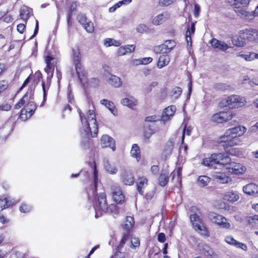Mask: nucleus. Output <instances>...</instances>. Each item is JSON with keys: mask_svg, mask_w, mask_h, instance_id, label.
Returning a JSON list of instances; mask_svg holds the SVG:
<instances>
[{"mask_svg": "<svg viewBox=\"0 0 258 258\" xmlns=\"http://www.w3.org/2000/svg\"><path fill=\"white\" fill-rule=\"evenodd\" d=\"M94 183L89 186L87 189L88 200L92 201L94 204V208L95 211V217L98 218L101 217L103 213L108 212V206L106 201V196L105 192H100L96 194L98 172L95 165L93 169Z\"/></svg>", "mask_w": 258, "mask_h": 258, "instance_id": "nucleus-1", "label": "nucleus"}, {"mask_svg": "<svg viewBox=\"0 0 258 258\" xmlns=\"http://www.w3.org/2000/svg\"><path fill=\"white\" fill-rule=\"evenodd\" d=\"M246 131L247 128L242 125L230 128L220 138L219 142L224 143V147L240 145L242 142L240 137L242 136Z\"/></svg>", "mask_w": 258, "mask_h": 258, "instance_id": "nucleus-2", "label": "nucleus"}, {"mask_svg": "<svg viewBox=\"0 0 258 258\" xmlns=\"http://www.w3.org/2000/svg\"><path fill=\"white\" fill-rule=\"evenodd\" d=\"M78 112L82 122V128L86 135H91L95 138L98 134V124L96 118V114L94 110L89 109L86 114H84L80 109Z\"/></svg>", "mask_w": 258, "mask_h": 258, "instance_id": "nucleus-3", "label": "nucleus"}, {"mask_svg": "<svg viewBox=\"0 0 258 258\" xmlns=\"http://www.w3.org/2000/svg\"><path fill=\"white\" fill-rule=\"evenodd\" d=\"M34 90L32 89L28 90L23 97L15 105V108L18 109L20 108L25 103H28L21 110L20 118L23 120H26L30 118L34 113L36 105L33 101Z\"/></svg>", "mask_w": 258, "mask_h": 258, "instance_id": "nucleus-4", "label": "nucleus"}, {"mask_svg": "<svg viewBox=\"0 0 258 258\" xmlns=\"http://www.w3.org/2000/svg\"><path fill=\"white\" fill-rule=\"evenodd\" d=\"M44 61L46 63L44 71L47 74V76L46 80L42 82V87L43 92V102H45L46 99L47 92L50 86L51 79L53 76L54 68L56 64V59L50 54H47L44 56Z\"/></svg>", "mask_w": 258, "mask_h": 258, "instance_id": "nucleus-5", "label": "nucleus"}, {"mask_svg": "<svg viewBox=\"0 0 258 258\" xmlns=\"http://www.w3.org/2000/svg\"><path fill=\"white\" fill-rule=\"evenodd\" d=\"M72 57L75 66V69L78 78L82 84L85 85L87 83V73L82 64L80 62L81 55L78 47L73 48Z\"/></svg>", "mask_w": 258, "mask_h": 258, "instance_id": "nucleus-6", "label": "nucleus"}, {"mask_svg": "<svg viewBox=\"0 0 258 258\" xmlns=\"http://www.w3.org/2000/svg\"><path fill=\"white\" fill-rule=\"evenodd\" d=\"M222 165L225 166L229 172L234 174H241L246 170V167L244 165L239 163L232 162L231 159L227 156H224Z\"/></svg>", "mask_w": 258, "mask_h": 258, "instance_id": "nucleus-7", "label": "nucleus"}, {"mask_svg": "<svg viewBox=\"0 0 258 258\" xmlns=\"http://www.w3.org/2000/svg\"><path fill=\"white\" fill-rule=\"evenodd\" d=\"M225 106L231 108H238L244 106L246 103V100L244 97L239 95H231L225 99Z\"/></svg>", "mask_w": 258, "mask_h": 258, "instance_id": "nucleus-8", "label": "nucleus"}, {"mask_svg": "<svg viewBox=\"0 0 258 258\" xmlns=\"http://www.w3.org/2000/svg\"><path fill=\"white\" fill-rule=\"evenodd\" d=\"M224 160L223 153L213 154L210 157L204 159L202 164L205 166H213L215 164H221Z\"/></svg>", "mask_w": 258, "mask_h": 258, "instance_id": "nucleus-9", "label": "nucleus"}, {"mask_svg": "<svg viewBox=\"0 0 258 258\" xmlns=\"http://www.w3.org/2000/svg\"><path fill=\"white\" fill-rule=\"evenodd\" d=\"M235 114L231 111H220L214 114L212 117V120L218 123H222L231 120Z\"/></svg>", "mask_w": 258, "mask_h": 258, "instance_id": "nucleus-10", "label": "nucleus"}, {"mask_svg": "<svg viewBox=\"0 0 258 258\" xmlns=\"http://www.w3.org/2000/svg\"><path fill=\"white\" fill-rule=\"evenodd\" d=\"M208 217L213 223L222 228L229 229L231 227L230 223L227 222V220L222 215L215 213H210L208 214Z\"/></svg>", "mask_w": 258, "mask_h": 258, "instance_id": "nucleus-11", "label": "nucleus"}, {"mask_svg": "<svg viewBox=\"0 0 258 258\" xmlns=\"http://www.w3.org/2000/svg\"><path fill=\"white\" fill-rule=\"evenodd\" d=\"M110 189L114 201L117 204H122L124 200V196L120 187L117 184H113L110 186Z\"/></svg>", "mask_w": 258, "mask_h": 258, "instance_id": "nucleus-12", "label": "nucleus"}, {"mask_svg": "<svg viewBox=\"0 0 258 258\" xmlns=\"http://www.w3.org/2000/svg\"><path fill=\"white\" fill-rule=\"evenodd\" d=\"M100 145L102 148H110L113 151L116 149L114 139L107 135H104L101 137Z\"/></svg>", "mask_w": 258, "mask_h": 258, "instance_id": "nucleus-13", "label": "nucleus"}, {"mask_svg": "<svg viewBox=\"0 0 258 258\" xmlns=\"http://www.w3.org/2000/svg\"><path fill=\"white\" fill-rule=\"evenodd\" d=\"M121 180L125 185H133L135 181V179L132 173L128 170H122L121 173Z\"/></svg>", "mask_w": 258, "mask_h": 258, "instance_id": "nucleus-14", "label": "nucleus"}, {"mask_svg": "<svg viewBox=\"0 0 258 258\" xmlns=\"http://www.w3.org/2000/svg\"><path fill=\"white\" fill-rule=\"evenodd\" d=\"M243 191L249 196H255L258 194V185L255 183H250L243 186Z\"/></svg>", "mask_w": 258, "mask_h": 258, "instance_id": "nucleus-15", "label": "nucleus"}, {"mask_svg": "<svg viewBox=\"0 0 258 258\" xmlns=\"http://www.w3.org/2000/svg\"><path fill=\"white\" fill-rule=\"evenodd\" d=\"M176 46L175 42L173 40H168L159 46L160 51L162 53H166L171 51Z\"/></svg>", "mask_w": 258, "mask_h": 258, "instance_id": "nucleus-16", "label": "nucleus"}, {"mask_svg": "<svg viewBox=\"0 0 258 258\" xmlns=\"http://www.w3.org/2000/svg\"><path fill=\"white\" fill-rule=\"evenodd\" d=\"M176 110V107L174 105L169 106L166 107L162 114L161 117V120L165 123L169 119H170V117L172 116Z\"/></svg>", "mask_w": 258, "mask_h": 258, "instance_id": "nucleus-17", "label": "nucleus"}, {"mask_svg": "<svg viewBox=\"0 0 258 258\" xmlns=\"http://www.w3.org/2000/svg\"><path fill=\"white\" fill-rule=\"evenodd\" d=\"M105 77L108 82L115 87H119L122 85L121 79L116 76L107 73L105 74Z\"/></svg>", "mask_w": 258, "mask_h": 258, "instance_id": "nucleus-18", "label": "nucleus"}, {"mask_svg": "<svg viewBox=\"0 0 258 258\" xmlns=\"http://www.w3.org/2000/svg\"><path fill=\"white\" fill-rule=\"evenodd\" d=\"M169 17L170 14L167 12H164L155 16L152 20V23L154 25L158 26L165 22Z\"/></svg>", "mask_w": 258, "mask_h": 258, "instance_id": "nucleus-19", "label": "nucleus"}, {"mask_svg": "<svg viewBox=\"0 0 258 258\" xmlns=\"http://www.w3.org/2000/svg\"><path fill=\"white\" fill-rule=\"evenodd\" d=\"M210 43L212 47L221 51H226L229 48L228 44L223 41H219L215 38L211 40Z\"/></svg>", "mask_w": 258, "mask_h": 258, "instance_id": "nucleus-20", "label": "nucleus"}, {"mask_svg": "<svg viewBox=\"0 0 258 258\" xmlns=\"http://www.w3.org/2000/svg\"><path fill=\"white\" fill-rule=\"evenodd\" d=\"M253 29H244L240 31L241 38L245 39L246 43L248 42H253Z\"/></svg>", "mask_w": 258, "mask_h": 258, "instance_id": "nucleus-21", "label": "nucleus"}, {"mask_svg": "<svg viewBox=\"0 0 258 258\" xmlns=\"http://www.w3.org/2000/svg\"><path fill=\"white\" fill-rule=\"evenodd\" d=\"M214 178L221 183H226L230 182L231 178L223 172H216L213 175Z\"/></svg>", "mask_w": 258, "mask_h": 258, "instance_id": "nucleus-22", "label": "nucleus"}, {"mask_svg": "<svg viewBox=\"0 0 258 258\" xmlns=\"http://www.w3.org/2000/svg\"><path fill=\"white\" fill-rule=\"evenodd\" d=\"M100 103L107 107L114 115H117V109L112 102L106 99H103L100 101Z\"/></svg>", "mask_w": 258, "mask_h": 258, "instance_id": "nucleus-23", "label": "nucleus"}, {"mask_svg": "<svg viewBox=\"0 0 258 258\" xmlns=\"http://www.w3.org/2000/svg\"><path fill=\"white\" fill-rule=\"evenodd\" d=\"M170 60L169 55L167 54H163L160 56L158 62L157 63V67L159 69H161L165 66H167Z\"/></svg>", "mask_w": 258, "mask_h": 258, "instance_id": "nucleus-24", "label": "nucleus"}, {"mask_svg": "<svg viewBox=\"0 0 258 258\" xmlns=\"http://www.w3.org/2000/svg\"><path fill=\"white\" fill-rule=\"evenodd\" d=\"M239 198V197L237 192L233 191H229L226 192L224 196V199L225 200L232 203L237 201Z\"/></svg>", "mask_w": 258, "mask_h": 258, "instance_id": "nucleus-25", "label": "nucleus"}, {"mask_svg": "<svg viewBox=\"0 0 258 258\" xmlns=\"http://www.w3.org/2000/svg\"><path fill=\"white\" fill-rule=\"evenodd\" d=\"M17 201L10 200V197H6L2 199H0V208L2 210L6 209L11 205L16 204L18 203Z\"/></svg>", "mask_w": 258, "mask_h": 258, "instance_id": "nucleus-26", "label": "nucleus"}, {"mask_svg": "<svg viewBox=\"0 0 258 258\" xmlns=\"http://www.w3.org/2000/svg\"><path fill=\"white\" fill-rule=\"evenodd\" d=\"M148 184V180L146 178L144 177H141L139 178V182L137 184V189L139 192L143 195L144 194V191L143 188H144Z\"/></svg>", "mask_w": 258, "mask_h": 258, "instance_id": "nucleus-27", "label": "nucleus"}, {"mask_svg": "<svg viewBox=\"0 0 258 258\" xmlns=\"http://www.w3.org/2000/svg\"><path fill=\"white\" fill-rule=\"evenodd\" d=\"M196 225L194 226V228L196 230L199 231V232L200 233L201 235L206 236H209V232L208 230V229L206 228V227L205 225V224L203 222L201 223L200 224H196Z\"/></svg>", "mask_w": 258, "mask_h": 258, "instance_id": "nucleus-28", "label": "nucleus"}, {"mask_svg": "<svg viewBox=\"0 0 258 258\" xmlns=\"http://www.w3.org/2000/svg\"><path fill=\"white\" fill-rule=\"evenodd\" d=\"M121 103L124 106H127L130 108H133L136 106L137 101L133 97L125 98L121 100Z\"/></svg>", "mask_w": 258, "mask_h": 258, "instance_id": "nucleus-29", "label": "nucleus"}, {"mask_svg": "<svg viewBox=\"0 0 258 258\" xmlns=\"http://www.w3.org/2000/svg\"><path fill=\"white\" fill-rule=\"evenodd\" d=\"M249 2L248 0H227V3L235 8H239L241 6L246 5Z\"/></svg>", "mask_w": 258, "mask_h": 258, "instance_id": "nucleus-30", "label": "nucleus"}, {"mask_svg": "<svg viewBox=\"0 0 258 258\" xmlns=\"http://www.w3.org/2000/svg\"><path fill=\"white\" fill-rule=\"evenodd\" d=\"M131 156L136 158L137 161L140 159V151L138 145L136 144H134L132 146V148L131 151Z\"/></svg>", "mask_w": 258, "mask_h": 258, "instance_id": "nucleus-31", "label": "nucleus"}, {"mask_svg": "<svg viewBox=\"0 0 258 258\" xmlns=\"http://www.w3.org/2000/svg\"><path fill=\"white\" fill-rule=\"evenodd\" d=\"M31 10L26 7L22 8L20 10V16L21 19L27 21L30 17Z\"/></svg>", "mask_w": 258, "mask_h": 258, "instance_id": "nucleus-32", "label": "nucleus"}, {"mask_svg": "<svg viewBox=\"0 0 258 258\" xmlns=\"http://www.w3.org/2000/svg\"><path fill=\"white\" fill-rule=\"evenodd\" d=\"M232 43L237 46L242 47L246 45V43L245 39L241 38L240 32L238 37H235L232 39Z\"/></svg>", "mask_w": 258, "mask_h": 258, "instance_id": "nucleus-33", "label": "nucleus"}, {"mask_svg": "<svg viewBox=\"0 0 258 258\" xmlns=\"http://www.w3.org/2000/svg\"><path fill=\"white\" fill-rule=\"evenodd\" d=\"M172 179L173 180L176 179V181L179 184L181 182V168L178 167L174 170L172 173Z\"/></svg>", "mask_w": 258, "mask_h": 258, "instance_id": "nucleus-34", "label": "nucleus"}, {"mask_svg": "<svg viewBox=\"0 0 258 258\" xmlns=\"http://www.w3.org/2000/svg\"><path fill=\"white\" fill-rule=\"evenodd\" d=\"M198 211H199L198 210ZM199 214H200V212H198V213L191 214L190 216V221L192 223L193 227L196 225V223L198 225V224H200L203 222L202 219L200 217Z\"/></svg>", "mask_w": 258, "mask_h": 258, "instance_id": "nucleus-35", "label": "nucleus"}, {"mask_svg": "<svg viewBox=\"0 0 258 258\" xmlns=\"http://www.w3.org/2000/svg\"><path fill=\"white\" fill-rule=\"evenodd\" d=\"M125 223L123 225V228L127 231H129L134 226V218L131 216L126 217Z\"/></svg>", "mask_w": 258, "mask_h": 258, "instance_id": "nucleus-36", "label": "nucleus"}, {"mask_svg": "<svg viewBox=\"0 0 258 258\" xmlns=\"http://www.w3.org/2000/svg\"><path fill=\"white\" fill-rule=\"evenodd\" d=\"M105 168L107 172L111 174H116L118 170L114 165H112L108 162L105 163Z\"/></svg>", "mask_w": 258, "mask_h": 258, "instance_id": "nucleus-37", "label": "nucleus"}, {"mask_svg": "<svg viewBox=\"0 0 258 258\" xmlns=\"http://www.w3.org/2000/svg\"><path fill=\"white\" fill-rule=\"evenodd\" d=\"M210 180V178L205 175L200 176L198 178V182L200 185L202 186H205L207 185Z\"/></svg>", "mask_w": 258, "mask_h": 258, "instance_id": "nucleus-38", "label": "nucleus"}, {"mask_svg": "<svg viewBox=\"0 0 258 258\" xmlns=\"http://www.w3.org/2000/svg\"><path fill=\"white\" fill-rule=\"evenodd\" d=\"M168 181V174L161 173L159 178V183L161 186H164L166 185Z\"/></svg>", "mask_w": 258, "mask_h": 258, "instance_id": "nucleus-39", "label": "nucleus"}, {"mask_svg": "<svg viewBox=\"0 0 258 258\" xmlns=\"http://www.w3.org/2000/svg\"><path fill=\"white\" fill-rule=\"evenodd\" d=\"M83 27L89 33H92L94 30V24L89 20Z\"/></svg>", "mask_w": 258, "mask_h": 258, "instance_id": "nucleus-40", "label": "nucleus"}, {"mask_svg": "<svg viewBox=\"0 0 258 258\" xmlns=\"http://www.w3.org/2000/svg\"><path fill=\"white\" fill-rule=\"evenodd\" d=\"M152 58L150 57H144L140 59H135L137 64H147L152 61Z\"/></svg>", "mask_w": 258, "mask_h": 258, "instance_id": "nucleus-41", "label": "nucleus"}, {"mask_svg": "<svg viewBox=\"0 0 258 258\" xmlns=\"http://www.w3.org/2000/svg\"><path fill=\"white\" fill-rule=\"evenodd\" d=\"M104 44L107 47L112 45L118 46L120 44L119 42H116L115 40L111 38L105 39L104 41Z\"/></svg>", "mask_w": 258, "mask_h": 258, "instance_id": "nucleus-42", "label": "nucleus"}, {"mask_svg": "<svg viewBox=\"0 0 258 258\" xmlns=\"http://www.w3.org/2000/svg\"><path fill=\"white\" fill-rule=\"evenodd\" d=\"M182 93V89L179 87L174 88L172 91V96L174 99H177L179 97Z\"/></svg>", "mask_w": 258, "mask_h": 258, "instance_id": "nucleus-43", "label": "nucleus"}, {"mask_svg": "<svg viewBox=\"0 0 258 258\" xmlns=\"http://www.w3.org/2000/svg\"><path fill=\"white\" fill-rule=\"evenodd\" d=\"M258 59V53L254 52H248L246 53L245 59L246 61H252Z\"/></svg>", "mask_w": 258, "mask_h": 258, "instance_id": "nucleus-44", "label": "nucleus"}, {"mask_svg": "<svg viewBox=\"0 0 258 258\" xmlns=\"http://www.w3.org/2000/svg\"><path fill=\"white\" fill-rule=\"evenodd\" d=\"M77 20L78 22L83 26L88 21V20L85 15L79 14L77 16Z\"/></svg>", "mask_w": 258, "mask_h": 258, "instance_id": "nucleus-45", "label": "nucleus"}, {"mask_svg": "<svg viewBox=\"0 0 258 258\" xmlns=\"http://www.w3.org/2000/svg\"><path fill=\"white\" fill-rule=\"evenodd\" d=\"M19 209L21 212L26 213L29 212L31 210L32 207L30 205L23 203L21 205Z\"/></svg>", "mask_w": 258, "mask_h": 258, "instance_id": "nucleus-46", "label": "nucleus"}, {"mask_svg": "<svg viewBox=\"0 0 258 258\" xmlns=\"http://www.w3.org/2000/svg\"><path fill=\"white\" fill-rule=\"evenodd\" d=\"M148 30V28L145 24H139L136 27V31L140 33L147 32Z\"/></svg>", "mask_w": 258, "mask_h": 258, "instance_id": "nucleus-47", "label": "nucleus"}, {"mask_svg": "<svg viewBox=\"0 0 258 258\" xmlns=\"http://www.w3.org/2000/svg\"><path fill=\"white\" fill-rule=\"evenodd\" d=\"M131 242L132 244L131 247L136 249L140 246V242L139 239L136 237H132Z\"/></svg>", "mask_w": 258, "mask_h": 258, "instance_id": "nucleus-48", "label": "nucleus"}, {"mask_svg": "<svg viewBox=\"0 0 258 258\" xmlns=\"http://www.w3.org/2000/svg\"><path fill=\"white\" fill-rule=\"evenodd\" d=\"M158 83L156 82H153L151 83L150 84L147 85L144 88V92L145 93H150L154 88L157 85Z\"/></svg>", "mask_w": 258, "mask_h": 258, "instance_id": "nucleus-49", "label": "nucleus"}, {"mask_svg": "<svg viewBox=\"0 0 258 258\" xmlns=\"http://www.w3.org/2000/svg\"><path fill=\"white\" fill-rule=\"evenodd\" d=\"M248 223L252 225H258V215L250 216L248 219Z\"/></svg>", "mask_w": 258, "mask_h": 258, "instance_id": "nucleus-50", "label": "nucleus"}, {"mask_svg": "<svg viewBox=\"0 0 258 258\" xmlns=\"http://www.w3.org/2000/svg\"><path fill=\"white\" fill-rule=\"evenodd\" d=\"M190 133H191L190 128L189 127L186 128V125H185L182 131V137H181V144H183L185 135L189 136L190 134Z\"/></svg>", "mask_w": 258, "mask_h": 258, "instance_id": "nucleus-51", "label": "nucleus"}, {"mask_svg": "<svg viewBox=\"0 0 258 258\" xmlns=\"http://www.w3.org/2000/svg\"><path fill=\"white\" fill-rule=\"evenodd\" d=\"M225 240L227 243L234 246H235L236 243H237V241L231 236H226Z\"/></svg>", "mask_w": 258, "mask_h": 258, "instance_id": "nucleus-52", "label": "nucleus"}, {"mask_svg": "<svg viewBox=\"0 0 258 258\" xmlns=\"http://www.w3.org/2000/svg\"><path fill=\"white\" fill-rule=\"evenodd\" d=\"M109 210L111 213L116 215L118 214L119 213L118 207L114 204H111L108 206V211Z\"/></svg>", "mask_w": 258, "mask_h": 258, "instance_id": "nucleus-53", "label": "nucleus"}, {"mask_svg": "<svg viewBox=\"0 0 258 258\" xmlns=\"http://www.w3.org/2000/svg\"><path fill=\"white\" fill-rule=\"evenodd\" d=\"M128 238V235L127 234H124L122 236V237L120 241V243L118 244V246L117 247L118 249H121V248L123 247L124 244H125V243L126 242V241H127Z\"/></svg>", "mask_w": 258, "mask_h": 258, "instance_id": "nucleus-54", "label": "nucleus"}, {"mask_svg": "<svg viewBox=\"0 0 258 258\" xmlns=\"http://www.w3.org/2000/svg\"><path fill=\"white\" fill-rule=\"evenodd\" d=\"M203 252L206 255H212L213 253L212 250L207 245L204 246Z\"/></svg>", "mask_w": 258, "mask_h": 258, "instance_id": "nucleus-55", "label": "nucleus"}, {"mask_svg": "<svg viewBox=\"0 0 258 258\" xmlns=\"http://www.w3.org/2000/svg\"><path fill=\"white\" fill-rule=\"evenodd\" d=\"M176 0H159V3L161 6H168Z\"/></svg>", "mask_w": 258, "mask_h": 258, "instance_id": "nucleus-56", "label": "nucleus"}, {"mask_svg": "<svg viewBox=\"0 0 258 258\" xmlns=\"http://www.w3.org/2000/svg\"><path fill=\"white\" fill-rule=\"evenodd\" d=\"M186 40L187 45L191 46V38L190 35V31H189V29H187L186 32Z\"/></svg>", "mask_w": 258, "mask_h": 258, "instance_id": "nucleus-57", "label": "nucleus"}, {"mask_svg": "<svg viewBox=\"0 0 258 258\" xmlns=\"http://www.w3.org/2000/svg\"><path fill=\"white\" fill-rule=\"evenodd\" d=\"M237 248H240L244 251H246L247 250V246L246 244L245 243L237 241L235 246Z\"/></svg>", "mask_w": 258, "mask_h": 258, "instance_id": "nucleus-58", "label": "nucleus"}, {"mask_svg": "<svg viewBox=\"0 0 258 258\" xmlns=\"http://www.w3.org/2000/svg\"><path fill=\"white\" fill-rule=\"evenodd\" d=\"M11 108V105L8 103L0 105V111H9Z\"/></svg>", "mask_w": 258, "mask_h": 258, "instance_id": "nucleus-59", "label": "nucleus"}, {"mask_svg": "<svg viewBox=\"0 0 258 258\" xmlns=\"http://www.w3.org/2000/svg\"><path fill=\"white\" fill-rule=\"evenodd\" d=\"M159 119L158 117L156 115L149 116L145 118L146 122H155Z\"/></svg>", "mask_w": 258, "mask_h": 258, "instance_id": "nucleus-60", "label": "nucleus"}, {"mask_svg": "<svg viewBox=\"0 0 258 258\" xmlns=\"http://www.w3.org/2000/svg\"><path fill=\"white\" fill-rule=\"evenodd\" d=\"M126 50L127 53H131L133 52L135 49V46L134 45H126L123 46Z\"/></svg>", "mask_w": 258, "mask_h": 258, "instance_id": "nucleus-61", "label": "nucleus"}, {"mask_svg": "<svg viewBox=\"0 0 258 258\" xmlns=\"http://www.w3.org/2000/svg\"><path fill=\"white\" fill-rule=\"evenodd\" d=\"M8 86V83L6 81H2L0 82V91L2 92L6 90Z\"/></svg>", "mask_w": 258, "mask_h": 258, "instance_id": "nucleus-62", "label": "nucleus"}, {"mask_svg": "<svg viewBox=\"0 0 258 258\" xmlns=\"http://www.w3.org/2000/svg\"><path fill=\"white\" fill-rule=\"evenodd\" d=\"M111 257H113V258H124L125 254L124 253L119 251V249H118L117 251Z\"/></svg>", "mask_w": 258, "mask_h": 258, "instance_id": "nucleus-63", "label": "nucleus"}, {"mask_svg": "<svg viewBox=\"0 0 258 258\" xmlns=\"http://www.w3.org/2000/svg\"><path fill=\"white\" fill-rule=\"evenodd\" d=\"M127 53L126 50L123 46L120 47L117 50V54L118 56L123 55Z\"/></svg>", "mask_w": 258, "mask_h": 258, "instance_id": "nucleus-64", "label": "nucleus"}]
</instances>
